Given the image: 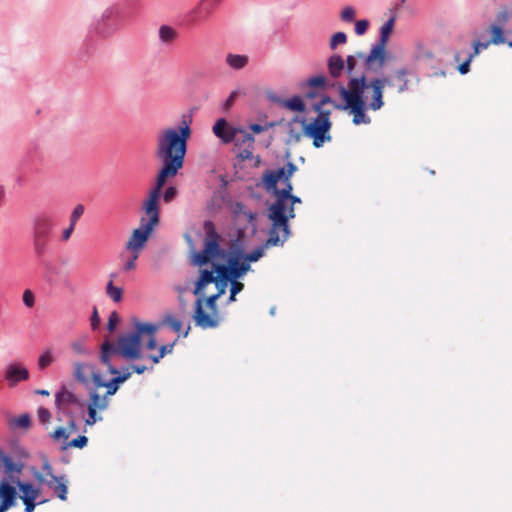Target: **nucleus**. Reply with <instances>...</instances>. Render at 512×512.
I'll list each match as a JSON object with an SVG mask.
<instances>
[{"label": "nucleus", "mask_w": 512, "mask_h": 512, "mask_svg": "<svg viewBox=\"0 0 512 512\" xmlns=\"http://www.w3.org/2000/svg\"><path fill=\"white\" fill-rule=\"evenodd\" d=\"M213 268L215 270V273H221V275L228 279L229 281H236L238 279L243 278L246 273L251 269V266H240L239 268H236L234 266L232 267H225V264H213Z\"/></svg>", "instance_id": "18"}, {"label": "nucleus", "mask_w": 512, "mask_h": 512, "mask_svg": "<svg viewBox=\"0 0 512 512\" xmlns=\"http://www.w3.org/2000/svg\"><path fill=\"white\" fill-rule=\"evenodd\" d=\"M106 294L116 303L120 302L123 297V290L120 287H116L113 281H109L106 286Z\"/></svg>", "instance_id": "32"}, {"label": "nucleus", "mask_w": 512, "mask_h": 512, "mask_svg": "<svg viewBox=\"0 0 512 512\" xmlns=\"http://www.w3.org/2000/svg\"><path fill=\"white\" fill-rule=\"evenodd\" d=\"M328 75L332 79H338L346 73L345 61L339 54H332L327 59Z\"/></svg>", "instance_id": "19"}, {"label": "nucleus", "mask_w": 512, "mask_h": 512, "mask_svg": "<svg viewBox=\"0 0 512 512\" xmlns=\"http://www.w3.org/2000/svg\"><path fill=\"white\" fill-rule=\"evenodd\" d=\"M276 125V122H266L264 125L254 123L249 126L250 130L255 133L259 134L261 132L267 131L268 129L274 127Z\"/></svg>", "instance_id": "44"}, {"label": "nucleus", "mask_w": 512, "mask_h": 512, "mask_svg": "<svg viewBox=\"0 0 512 512\" xmlns=\"http://www.w3.org/2000/svg\"><path fill=\"white\" fill-rule=\"evenodd\" d=\"M491 39L490 44L500 45L506 43L503 28L500 25L493 24L490 26Z\"/></svg>", "instance_id": "28"}, {"label": "nucleus", "mask_w": 512, "mask_h": 512, "mask_svg": "<svg viewBox=\"0 0 512 512\" xmlns=\"http://www.w3.org/2000/svg\"><path fill=\"white\" fill-rule=\"evenodd\" d=\"M347 42V35L344 32L335 33L329 42V47L331 50H335L338 45L345 44Z\"/></svg>", "instance_id": "40"}, {"label": "nucleus", "mask_w": 512, "mask_h": 512, "mask_svg": "<svg viewBox=\"0 0 512 512\" xmlns=\"http://www.w3.org/2000/svg\"><path fill=\"white\" fill-rule=\"evenodd\" d=\"M69 434L70 433L67 431V429L59 427L53 432L52 437L57 441L61 439L67 440L69 438Z\"/></svg>", "instance_id": "53"}, {"label": "nucleus", "mask_w": 512, "mask_h": 512, "mask_svg": "<svg viewBox=\"0 0 512 512\" xmlns=\"http://www.w3.org/2000/svg\"><path fill=\"white\" fill-rule=\"evenodd\" d=\"M88 438L84 435L78 436L77 438L71 440L65 445L66 447H75V448H83L87 445Z\"/></svg>", "instance_id": "45"}, {"label": "nucleus", "mask_w": 512, "mask_h": 512, "mask_svg": "<svg viewBox=\"0 0 512 512\" xmlns=\"http://www.w3.org/2000/svg\"><path fill=\"white\" fill-rule=\"evenodd\" d=\"M169 177L157 174L155 186L149 191L147 198L143 202V210L149 217L145 222L153 226L159 223V201L162 189Z\"/></svg>", "instance_id": "10"}, {"label": "nucleus", "mask_w": 512, "mask_h": 512, "mask_svg": "<svg viewBox=\"0 0 512 512\" xmlns=\"http://www.w3.org/2000/svg\"><path fill=\"white\" fill-rule=\"evenodd\" d=\"M212 131L223 144H229L241 132V127L232 126L225 118H219L213 125Z\"/></svg>", "instance_id": "14"}, {"label": "nucleus", "mask_w": 512, "mask_h": 512, "mask_svg": "<svg viewBox=\"0 0 512 512\" xmlns=\"http://www.w3.org/2000/svg\"><path fill=\"white\" fill-rule=\"evenodd\" d=\"M112 374L115 375V377L112 378V381L119 387L120 384L124 383L131 377L132 371L130 367H125L121 370L117 369V372Z\"/></svg>", "instance_id": "35"}, {"label": "nucleus", "mask_w": 512, "mask_h": 512, "mask_svg": "<svg viewBox=\"0 0 512 512\" xmlns=\"http://www.w3.org/2000/svg\"><path fill=\"white\" fill-rule=\"evenodd\" d=\"M148 335H149V340L147 342L146 347L149 350H153L156 348L157 342H156L154 334H148Z\"/></svg>", "instance_id": "63"}, {"label": "nucleus", "mask_w": 512, "mask_h": 512, "mask_svg": "<svg viewBox=\"0 0 512 512\" xmlns=\"http://www.w3.org/2000/svg\"><path fill=\"white\" fill-rule=\"evenodd\" d=\"M25 505V512H33L35 509V500H30L29 498H25L22 500Z\"/></svg>", "instance_id": "62"}, {"label": "nucleus", "mask_w": 512, "mask_h": 512, "mask_svg": "<svg viewBox=\"0 0 512 512\" xmlns=\"http://www.w3.org/2000/svg\"><path fill=\"white\" fill-rule=\"evenodd\" d=\"M357 57L364 58L366 60L367 56L364 53H362V52H358V53H356V55H348L346 57V59L344 60L345 61L346 73L348 75H350L354 71V69H355V67L357 65Z\"/></svg>", "instance_id": "38"}, {"label": "nucleus", "mask_w": 512, "mask_h": 512, "mask_svg": "<svg viewBox=\"0 0 512 512\" xmlns=\"http://www.w3.org/2000/svg\"><path fill=\"white\" fill-rule=\"evenodd\" d=\"M386 85H391V81L386 77L373 78L370 81H367L364 75L351 77L347 87L342 84L338 86L344 104H334V108L349 110L355 125L370 124L371 118L366 114V110L378 111L383 108Z\"/></svg>", "instance_id": "2"}, {"label": "nucleus", "mask_w": 512, "mask_h": 512, "mask_svg": "<svg viewBox=\"0 0 512 512\" xmlns=\"http://www.w3.org/2000/svg\"><path fill=\"white\" fill-rule=\"evenodd\" d=\"M91 327L93 330L97 329L100 324V317L98 315L97 309L94 308L92 316H91Z\"/></svg>", "instance_id": "61"}, {"label": "nucleus", "mask_w": 512, "mask_h": 512, "mask_svg": "<svg viewBox=\"0 0 512 512\" xmlns=\"http://www.w3.org/2000/svg\"><path fill=\"white\" fill-rule=\"evenodd\" d=\"M112 374L115 375V377L112 378V381L119 387L120 384L124 383L131 377L132 371L130 367H125L121 370L117 369V372Z\"/></svg>", "instance_id": "37"}, {"label": "nucleus", "mask_w": 512, "mask_h": 512, "mask_svg": "<svg viewBox=\"0 0 512 512\" xmlns=\"http://www.w3.org/2000/svg\"><path fill=\"white\" fill-rule=\"evenodd\" d=\"M355 18V10L352 7H346L341 13V19L346 22H351Z\"/></svg>", "instance_id": "54"}, {"label": "nucleus", "mask_w": 512, "mask_h": 512, "mask_svg": "<svg viewBox=\"0 0 512 512\" xmlns=\"http://www.w3.org/2000/svg\"><path fill=\"white\" fill-rule=\"evenodd\" d=\"M83 213H84V206L81 204L76 205L71 213V216H70L71 226H75L76 222L83 215Z\"/></svg>", "instance_id": "46"}, {"label": "nucleus", "mask_w": 512, "mask_h": 512, "mask_svg": "<svg viewBox=\"0 0 512 512\" xmlns=\"http://www.w3.org/2000/svg\"><path fill=\"white\" fill-rule=\"evenodd\" d=\"M177 36V31L168 25H162L159 28V38L165 44L172 43Z\"/></svg>", "instance_id": "30"}, {"label": "nucleus", "mask_w": 512, "mask_h": 512, "mask_svg": "<svg viewBox=\"0 0 512 512\" xmlns=\"http://www.w3.org/2000/svg\"><path fill=\"white\" fill-rule=\"evenodd\" d=\"M197 296L198 298L195 302L194 313L192 315L195 324L202 329L218 327L221 322V317L216 302L220 296L215 293L206 297L205 292Z\"/></svg>", "instance_id": "7"}, {"label": "nucleus", "mask_w": 512, "mask_h": 512, "mask_svg": "<svg viewBox=\"0 0 512 512\" xmlns=\"http://www.w3.org/2000/svg\"><path fill=\"white\" fill-rule=\"evenodd\" d=\"M154 228L155 226L144 222V219L142 218L140 221V227L133 230L128 242L126 243L125 250L127 252L140 254Z\"/></svg>", "instance_id": "12"}, {"label": "nucleus", "mask_w": 512, "mask_h": 512, "mask_svg": "<svg viewBox=\"0 0 512 512\" xmlns=\"http://www.w3.org/2000/svg\"><path fill=\"white\" fill-rule=\"evenodd\" d=\"M38 418L41 423L45 424L50 421L51 414L48 409H46L44 407H40L38 409Z\"/></svg>", "instance_id": "56"}, {"label": "nucleus", "mask_w": 512, "mask_h": 512, "mask_svg": "<svg viewBox=\"0 0 512 512\" xmlns=\"http://www.w3.org/2000/svg\"><path fill=\"white\" fill-rule=\"evenodd\" d=\"M139 253L127 252L126 250L120 254V258L125 261L123 270L132 271L136 268V261L139 257Z\"/></svg>", "instance_id": "27"}, {"label": "nucleus", "mask_w": 512, "mask_h": 512, "mask_svg": "<svg viewBox=\"0 0 512 512\" xmlns=\"http://www.w3.org/2000/svg\"><path fill=\"white\" fill-rule=\"evenodd\" d=\"M43 470L46 472V475L49 476V479H44L43 475L38 474L36 475V479L45 485H47L49 488H51L57 497L65 501L67 499V481L64 476H55L53 474V469L49 463H45L43 466Z\"/></svg>", "instance_id": "11"}, {"label": "nucleus", "mask_w": 512, "mask_h": 512, "mask_svg": "<svg viewBox=\"0 0 512 512\" xmlns=\"http://www.w3.org/2000/svg\"><path fill=\"white\" fill-rule=\"evenodd\" d=\"M176 341L177 339L171 344L162 345L159 349V355L163 358L166 354L172 353Z\"/></svg>", "instance_id": "59"}, {"label": "nucleus", "mask_w": 512, "mask_h": 512, "mask_svg": "<svg viewBox=\"0 0 512 512\" xmlns=\"http://www.w3.org/2000/svg\"><path fill=\"white\" fill-rule=\"evenodd\" d=\"M109 405V398L107 395H99L97 389H93L89 393L88 400V418L86 419V425L92 426L97 421H101L102 417L97 416V411H104Z\"/></svg>", "instance_id": "13"}, {"label": "nucleus", "mask_w": 512, "mask_h": 512, "mask_svg": "<svg viewBox=\"0 0 512 512\" xmlns=\"http://www.w3.org/2000/svg\"><path fill=\"white\" fill-rule=\"evenodd\" d=\"M112 374L115 375V377L112 378V381L119 387L120 384L124 383L131 377L132 371L130 367H125L121 370L117 369V372Z\"/></svg>", "instance_id": "36"}, {"label": "nucleus", "mask_w": 512, "mask_h": 512, "mask_svg": "<svg viewBox=\"0 0 512 512\" xmlns=\"http://www.w3.org/2000/svg\"><path fill=\"white\" fill-rule=\"evenodd\" d=\"M298 120L297 118H295L292 122L289 123L288 125V138H287V143L288 144H291V143H297L300 141L301 139V132L297 131L294 127H293V123H296Z\"/></svg>", "instance_id": "39"}, {"label": "nucleus", "mask_w": 512, "mask_h": 512, "mask_svg": "<svg viewBox=\"0 0 512 512\" xmlns=\"http://www.w3.org/2000/svg\"><path fill=\"white\" fill-rule=\"evenodd\" d=\"M91 369V373L94 371L92 366H89L86 363L77 362L74 364V378L81 382L87 383L88 377L86 375V370Z\"/></svg>", "instance_id": "29"}, {"label": "nucleus", "mask_w": 512, "mask_h": 512, "mask_svg": "<svg viewBox=\"0 0 512 512\" xmlns=\"http://www.w3.org/2000/svg\"><path fill=\"white\" fill-rule=\"evenodd\" d=\"M408 74H409V70L407 68H401L395 72V78L400 83L397 88L398 93H403V92L409 90V80L407 78Z\"/></svg>", "instance_id": "31"}, {"label": "nucleus", "mask_w": 512, "mask_h": 512, "mask_svg": "<svg viewBox=\"0 0 512 512\" xmlns=\"http://www.w3.org/2000/svg\"><path fill=\"white\" fill-rule=\"evenodd\" d=\"M254 142L255 139L253 135L249 134L246 130L241 128V132L237 134L234 143L235 147L239 150L238 156L242 160H248L252 158L253 150H254Z\"/></svg>", "instance_id": "15"}, {"label": "nucleus", "mask_w": 512, "mask_h": 512, "mask_svg": "<svg viewBox=\"0 0 512 512\" xmlns=\"http://www.w3.org/2000/svg\"><path fill=\"white\" fill-rule=\"evenodd\" d=\"M17 497L16 489L11 486L7 481L0 482V512L7 511L10 507L15 505Z\"/></svg>", "instance_id": "17"}, {"label": "nucleus", "mask_w": 512, "mask_h": 512, "mask_svg": "<svg viewBox=\"0 0 512 512\" xmlns=\"http://www.w3.org/2000/svg\"><path fill=\"white\" fill-rule=\"evenodd\" d=\"M53 220L49 215H39L33 220V251L35 256L43 263L48 250Z\"/></svg>", "instance_id": "8"}, {"label": "nucleus", "mask_w": 512, "mask_h": 512, "mask_svg": "<svg viewBox=\"0 0 512 512\" xmlns=\"http://www.w3.org/2000/svg\"><path fill=\"white\" fill-rule=\"evenodd\" d=\"M6 380L9 386H15L20 381H25L29 378V372L26 368L18 365L11 364L6 369Z\"/></svg>", "instance_id": "20"}, {"label": "nucleus", "mask_w": 512, "mask_h": 512, "mask_svg": "<svg viewBox=\"0 0 512 512\" xmlns=\"http://www.w3.org/2000/svg\"><path fill=\"white\" fill-rule=\"evenodd\" d=\"M490 45V42L482 43L480 41H474L473 42V52L470 54L471 57L475 58L479 55L481 49H486Z\"/></svg>", "instance_id": "52"}, {"label": "nucleus", "mask_w": 512, "mask_h": 512, "mask_svg": "<svg viewBox=\"0 0 512 512\" xmlns=\"http://www.w3.org/2000/svg\"><path fill=\"white\" fill-rule=\"evenodd\" d=\"M91 379L96 389L106 388L105 395H107L108 398L109 396L114 395L119 389L112 379L110 381H105L99 372L93 371Z\"/></svg>", "instance_id": "22"}, {"label": "nucleus", "mask_w": 512, "mask_h": 512, "mask_svg": "<svg viewBox=\"0 0 512 512\" xmlns=\"http://www.w3.org/2000/svg\"><path fill=\"white\" fill-rule=\"evenodd\" d=\"M163 324L167 325L176 333H180L183 327L182 321L171 314H167L164 316Z\"/></svg>", "instance_id": "33"}, {"label": "nucleus", "mask_w": 512, "mask_h": 512, "mask_svg": "<svg viewBox=\"0 0 512 512\" xmlns=\"http://www.w3.org/2000/svg\"><path fill=\"white\" fill-rule=\"evenodd\" d=\"M17 486L19 490L22 492L21 500H24L26 497L30 500H36L40 495V490L35 488L31 483H24L21 481L17 482Z\"/></svg>", "instance_id": "24"}, {"label": "nucleus", "mask_w": 512, "mask_h": 512, "mask_svg": "<svg viewBox=\"0 0 512 512\" xmlns=\"http://www.w3.org/2000/svg\"><path fill=\"white\" fill-rule=\"evenodd\" d=\"M369 27L368 20H358L355 23V32L357 35H363L366 33Z\"/></svg>", "instance_id": "51"}, {"label": "nucleus", "mask_w": 512, "mask_h": 512, "mask_svg": "<svg viewBox=\"0 0 512 512\" xmlns=\"http://www.w3.org/2000/svg\"><path fill=\"white\" fill-rule=\"evenodd\" d=\"M205 230V242L204 249L196 253L194 255V263L198 266H203L209 263L213 259H222L226 260L225 267H236L240 266H251L244 259V252L241 249H235L228 254L225 250L221 249L219 246L220 236L217 233L213 222L205 221L204 223Z\"/></svg>", "instance_id": "5"}, {"label": "nucleus", "mask_w": 512, "mask_h": 512, "mask_svg": "<svg viewBox=\"0 0 512 512\" xmlns=\"http://www.w3.org/2000/svg\"><path fill=\"white\" fill-rule=\"evenodd\" d=\"M52 362V356L49 353H43L38 360V365L40 369H44L49 366Z\"/></svg>", "instance_id": "55"}, {"label": "nucleus", "mask_w": 512, "mask_h": 512, "mask_svg": "<svg viewBox=\"0 0 512 512\" xmlns=\"http://www.w3.org/2000/svg\"><path fill=\"white\" fill-rule=\"evenodd\" d=\"M23 303L26 307L32 308L35 305V296L30 289H26L22 296Z\"/></svg>", "instance_id": "47"}, {"label": "nucleus", "mask_w": 512, "mask_h": 512, "mask_svg": "<svg viewBox=\"0 0 512 512\" xmlns=\"http://www.w3.org/2000/svg\"><path fill=\"white\" fill-rule=\"evenodd\" d=\"M281 106L296 112H304L305 104L300 96H293L290 99L280 101Z\"/></svg>", "instance_id": "25"}, {"label": "nucleus", "mask_w": 512, "mask_h": 512, "mask_svg": "<svg viewBox=\"0 0 512 512\" xmlns=\"http://www.w3.org/2000/svg\"><path fill=\"white\" fill-rule=\"evenodd\" d=\"M226 63L233 69H242L247 65L248 57L246 55L228 54Z\"/></svg>", "instance_id": "26"}, {"label": "nucleus", "mask_w": 512, "mask_h": 512, "mask_svg": "<svg viewBox=\"0 0 512 512\" xmlns=\"http://www.w3.org/2000/svg\"><path fill=\"white\" fill-rule=\"evenodd\" d=\"M297 167L288 162L285 167L267 171L263 175V182L269 191H273L276 200L268 209V218L271 221L266 247L282 245L290 236L288 220L295 217L294 205L301 203V199L292 195L293 186L290 179Z\"/></svg>", "instance_id": "1"}, {"label": "nucleus", "mask_w": 512, "mask_h": 512, "mask_svg": "<svg viewBox=\"0 0 512 512\" xmlns=\"http://www.w3.org/2000/svg\"><path fill=\"white\" fill-rule=\"evenodd\" d=\"M120 321V317L116 311H113L108 319L107 329L109 332H113Z\"/></svg>", "instance_id": "48"}, {"label": "nucleus", "mask_w": 512, "mask_h": 512, "mask_svg": "<svg viewBox=\"0 0 512 512\" xmlns=\"http://www.w3.org/2000/svg\"><path fill=\"white\" fill-rule=\"evenodd\" d=\"M308 85L313 88H321V89H327L328 87H330L329 80L324 75H318L315 77H311L308 80ZM331 86H334V85L331 84Z\"/></svg>", "instance_id": "34"}, {"label": "nucleus", "mask_w": 512, "mask_h": 512, "mask_svg": "<svg viewBox=\"0 0 512 512\" xmlns=\"http://www.w3.org/2000/svg\"><path fill=\"white\" fill-rule=\"evenodd\" d=\"M129 367L133 372L137 374H143L147 370L145 365H131Z\"/></svg>", "instance_id": "64"}, {"label": "nucleus", "mask_w": 512, "mask_h": 512, "mask_svg": "<svg viewBox=\"0 0 512 512\" xmlns=\"http://www.w3.org/2000/svg\"><path fill=\"white\" fill-rule=\"evenodd\" d=\"M394 18H390L382 27L379 41L371 49L366 57V67L369 70L378 71L382 69L386 63V45L390 34L393 31Z\"/></svg>", "instance_id": "9"}, {"label": "nucleus", "mask_w": 512, "mask_h": 512, "mask_svg": "<svg viewBox=\"0 0 512 512\" xmlns=\"http://www.w3.org/2000/svg\"><path fill=\"white\" fill-rule=\"evenodd\" d=\"M326 104H337L329 96H324L321 100L314 104L313 108L317 112V116L313 118L309 123L305 120L302 121L303 133L313 139V145L316 148H320L326 141L331 140L329 131L332 123L330 121L331 111L325 108Z\"/></svg>", "instance_id": "6"}, {"label": "nucleus", "mask_w": 512, "mask_h": 512, "mask_svg": "<svg viewBox=\"0 0 512 512\" xmlns=\"http://www.w3.org/2000/svg\"><path fill=\"white\" fill-rule=\"evenodd\" d=\"M265 244L253 250L251 253H244V259L247 263L256 262L264 255Z\"/></svg>", "instance_id": "41"}, {"label": "nucleus", "mask_w": 512, "mask_h": 512, "mask_svg": "<svg viewBox=\"0 0 512 512\" xmlns=\"http://www.w3.org/2000/svg\"><path fill=\"white\" fill-rule=\"evenodd\" d=\"M509 12L507 10H502L500 11L498 14H497V22H498V25H500L501 27L503 25H505L508 20H509Z\"/></svg>", "instance_id": "58"}, {"label": "nucleus", "mask_w": 512, "mask_h": 512, "mask_svg": "<svg viewBox=\"0 0 512 512\" xmlns=\"http://www.w3.org/2000/svg\"><path fill=\"white\" fill-rule=\"evenodd\" d=\"M230 282H231L230 292H232V294H238L244 289V284L242 282H239L238 280L230 281Z\"/></svg>", "instance_id": "60"}, {"label": "nucleus", "mask_w": 512, "mask_h": 512, "mask_svg": "<svg viewBox=\"0 0 512 512\" xmlns=\"http://www.w3.org/2000/svg\"><path fill=\"white\" fill-rule=\"evenodd\" d=\"M474 58L471 57L470 55L468 56V58L466 59V61H464L463 63H461L459 66H458V71L460 74L464 75L466 73L469 72L470 70V64H471V61L473 60Z\"/></svg>", "instance_id": "57"}, {"label": "nucleus", "mask_w": 512, "mask_h": 512, "mask_svg": "<svg viewBox=\"0 0 512 512\" xmlns=\"http://www.w3.org/2000/svg\"><path fill=\"white\" fill-rule=\"evenodd\" d=\"M230 282L228 279H225L221 273H218V278L216 279V282L214 283L217 289L216 294L218 296H222L226 292L227 284Z\"/></svg>", "instance_id": "42"}, {"label": "nucleus", "mask_w": 512, "mask_h": 512, "mask_svg": "<svg viewBox=\"0 0 512 512\" xmlns=\"http://www.w3.org/2000/svg\"><path fill=\"white\" fill-rule=\"evenodd\" d=\"M222 0H201L198 5L193 8L189 14V20L192 24H198L206 19L212 14L213 9Z\"/></svg>", "instance_id": "16"}, {"label": "nucleus", "mask_w": 512, "mask_h": 512, "mask_svg": "<svg viewBox=\"0 0 512 512\" xmlns=\"http://www.w3.org/2000/svg\"><path fill=\"white\" fill-rule=\"evenodd\" d=\"M215 270H201L200 277L196 282L193 293L195 295H202L207 285L215 283L218 278V273L214 275Z\"/></svg>", "instance_id": "21"}, {"label": "nucleus", "mask_w": 512, "mask_h": 512, "mask_svg": "<svg viewBox=\"0 0 512 512\" xmlns=\"http://www.w3.org/2000/svg\"><path fill=\"white\" fill-rule=\"evenodd\" d=\"M191 136L189 122L183 120L178 129L161 130L155 139V157L162 163L158 174L173 178L183 167L187 151V141Z\"/></svg>", "instance_id": "3"}, {"label": "nucleus", "mask_w": 512, "mask_h": 512, "mask_svg": "<svg viewBox=\"0 0 512 512\" xmlns=\"http://www.w3.org/2000/svg\"><path fill=\"white\" fill-rule=\"evenodd\" d=\"M15 424L21 428H28L31 425V418L28 414H23L15 419Z\"/></svg>", "instance_id": "50"}, {"label": "nucleus", "mask_w": 512, "mask_h": 512, "mask_svg": "<svg viewBox=\"0 0 512 512\" xmlns=\"http://www.w3.org/2000/svg\"><path fill=\"white\" fill-rule=\"evenodd\" d=\"M135 330L123 334L116 341L105 340L100 347V362L107 367L109 373H116L117 367L113 364L118 357L127 360L142 358L141 344L143 334H155L156 327L149 323L135 322Z\"/></svg>", "instance_id": "4"}, {"label": "nucleus", "mask_w": 512, "mask_h": 512, "mask_svg": "<svg viewBox=\"0 0 512 512\" xmlns=\"http://www.w3.org/2000/svg\"><path fill=\"white\" fill-rule=\"evenodd\" d=\"M177 195V189L174 186H169L163 193V200L165 203H170Z\"/></svg>", "instance_id": "49"}, {"label": "nucleus", "mask_w": 512, "mask_h": 512, "mask_svg": "<svg viewBox=\"0 0 512 512\" xmlns=\"http://www.w3.org/2000/svg\"><path fill=\"white\" fill-rule=\"evenodd\" d=\"M73 351L78 355H88L91 351L86 347L84 340H78L71 345Z\"/></svg>", "instance_id": "43"}, {"label": "nucleus", "mask_w": 512, "mask_h": 512, "mask_svg": "<svg viewBox=\"0 0 512 512\" xmlns=\"http://www.w3.org/2000/svg\"><path fill=\"white\" fill-rule=\"evenodd\" d=\"M55 403L59 408H62L67 404L77 403V397L74 395V393L63 387L59 392L56 393Z\"/></svg>", "instance_id": "23"}]
</instances>
